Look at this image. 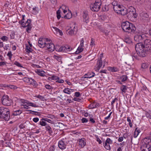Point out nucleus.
Returning a JSON list of instances; mask_svg holds the SVG:
<instances>
[{
	"label": "nucleus",
	"mask_w": 151,
	"mask_h": 151,
	"mask_svg": "<svg viewBox=\"0 0 151 151\" xmlns=\"http://www.w3.org/2000/svg\"><path fill=\"white\" fill-rule=\"evenodd\" d=\"M73 89H70L68 88H65L63 90V92L65 93L70 94L71 92L73 91Z\"/></svg>",
	"instance_id": "7c9ffc66"
},
{
	"label": "nucleus",
	"mask_w": 151,
	"mask_h": 151,
	"mask_svg": "<svg viewBox=\"0 0 151 151\" xmlns=\"http://www.w3.org/2000/svg\"><path fill=\"white\" fill-rule=\"evenodd\" d=\"M21 108L22 109H28L29 107V106L33 107H38L39 106L35 103L31 102L27 100L21 99L20 102Z\"/></svg>",
	"instance_id": "20e7f679"
},
{
	"label": "nucleus",
	"mask_w": 151,
	"mask_h": 151,
	"mask_svg": "<svg viewBox=\"0 0 151 151\" xmlns=\"http://www.w3.org/2000/svg\"><path fill=\"white\" fill-rule=\"evenodd\" d=\"M35 72L39 76H45V72L43 70H41L39 69H37L35 70Z\"/></svg>",
	"instance_id": "393cba45"
},
{
	"label": "nucleus",
	"mask_w": 151,
	"mask_h": 151,
	"mask_svg": "<svg viewBox=\"0 0 151 151\" xmlns=\"http://www.w3.org/2000/svg\"><path fill=\"white\" fill-rule=\"evenodd\" d=\"M55 49L58 52H61L65 50V47L60 46L59 45H56L55 46Z\"/></svg>",
	"instance_id": "b1692460"
},
{
	"label": "nucleus",
	"mask_w": 151,
	"mask_h": 151,
	"mask_svg": "<svg viewBox=\"0 0 151 151\" xmlns=\"http://www.w3.org/2000/svg\"><path fill=\"white\" fill-rule=\"evenodd\" d=\"M87 78L86 76H85V74L81 78V80L82 81H85L86 80L85 79L86 78Z\"/></svg>",
	"instance_id": "69168bd1"
},
{
	"label": "nucleus",
	"mask_w": 151,
	"mask_h": 151,
	"mask_svg": "<svg viewBox=\"0 0 151 151\" xmlns=\"http://www.w3.org/2000/svg\"><path fill=\"white\" fill-rule=\"evenodd\" d=\"M32 66L33 67H34V68H41V66H40L39 65H36V64H32Z\"/></svg>",
	"instance_id": "052dcab7"
},
{
	"label": "nucleus",
	"mask_w": 151,
	"mask_h": 151,
	"mask_svg": "<svg viewBox=\"0 0 151 151\" xmlns=\"http://www.w3.org/2000/svg\"><path fill=\"white\" fill-rule=\"evenodd\" d=\"M83 17L84 22H86V23H88L89 20L88 13L87 11H83Z\"/></svg>",
	"instance_id": "6ab92c4d"
},
{
	"label": "nucleus",
	"mask_w": 151,
	"mask_h": 151,
	"mask_svg": "<svg viewBox=\"0 0 151 151\" xmlns=\"http://www.w3.org/2000/svg\"><path fill=\"white\" fill-rule=\"evenodd\" d=\"M39 124L42 126H46L47 123L45 122V121L42 120V118L40 120L39 122Z\"/></svg>",
	"instance_id": "f704fd0d"
},
{
	"label": "nucleus",
	"mask_w": 151,
	"mask_h": 151,
	"mask_svg": "<svg viewBox=\"0 0 151 151\" xmlns=\"http://www.w3.org/2000/svg\"><path fill=\"white\" fill-rule=\"evenodd\" d=\"M145 48L141 50V52H137V54L140 57H143L146 56L147 52H149V51H147V50Z\"/></svg>",
	"instance_id": "aec40b11"
},
{
	"label": "nucleus",
	"mask_w": 151,
	"mask_h": 151,
	"mask_svg": "<svg viewBox=\"0 0 151 151\" xmlns=\"http://www.w3.org/2000/svg\"><path fill=\"white\" fill-rule=\"evenodd\" d=\"M53 58L57 60L59 62L62 63L61 60L62 57L59 55H54L52 56Z\"/></svg>",
	"instance_id": "c85d7f7f"
},
{
	"label": "nucleus",
	"mask_w": 151,
	"mask_h": 151,
	"mask_svg": "<svg viewBox=\"0 0 151 151\" xmlns=\"http://www.w3.org/2000/svg\"><path fill=\"white\" fill-rule=\"evenodd\" d=\"M45 117L48 118L52 119L54 117V116L51 114H49L47 116H45Z\"/></svg>",
	"instance_id": "338daca9"
},
{
	"label": "nucleus",
	"mask_w": 151,
	"mask_h": 151,
	"mask_svg": "<svg viewBox=\"0 0 151 151\" xmlns=\"http://www.w3.org/2000/svg\"><path fill=\"white\" fill-rule=\"evenodd\" d=\"M60 10V11H63V12L65 14L68 11H69V9L68 6L65 5H63L59 9Z\"/></svg>",
	"instance_id": "412c9836"
},
{
	"label": "nucleus",
	"mask_w": 151,
	"mask_h": 151,
	"mask_svg": "<svg viewBox=\"0 0 151 151\" xmlns=\"http://www.w3.org/2000/svg\"><path fill=\"white\" fill-rule=\"evenodd\" d=\"M84 41L82 39L80 45L79 46L83 47H84Z\"/></svg>",
	"instance_id": "4d7b16f0"
},
{
	"label": "nucleus",
	"mask_w": 151,
	"mask_h": 151,
	"mask_svg": "<svg viewBox=\"0 0 151 151\" xmlns=\"http://www.w3.org/2000/svg\"><path fill=\"white\" fill-rule=\"evenodd\" d=\"M25 17L24 15H22V19L19 21V23H20L22 26L24 27H27L26 31L28 33L29 32V31L31 29L32 26L31 24V19H28L25 23L24 22V18Z\"/></svg>",
	"instance_id": "39448f33"
},
{
	"label": "nucleus",
	"mask_w": 151,
	"mask_h": 151,
	"mask_svg": "<svg viewBox=\"0 0 151 151\" xmlns=\"http://www.w3.org/2000/svg\"><path fill=\"white\" fill-rule=\"evenodd\" d=\"M123 41L127 44H130L132 42L131 38H123Z\"/></svg>",
	"instance_id": "c9c22d12"
},
{
	"label": "nucleus",
	"mask_w": 151,
	"mask_h": 151,
	"mask_svg": "<svg viewBox=\"0 0 151 151\" xmlns=\"http://www.w3.org/2000/svg\"><path fill=\"white\" fill-rule=\"evenodd\" d=\"M49 42L50 41H48L45 47H47L49 51L52 52L55 50V46L52 43Z\"/></svg>",
	"instance_id": "4468645a"
},
{
	"label": "nucleus",
	"mask_w": 151,
	"mask_h": 151,
	"mask_svg": "<svg viewBox=\"0 0 151 151\" xmlns=\"http://www.w3.org/2000/svg\"><path fill=\"white\" fill-rule=\"evenodd\" d=\"M148 66V64L146 63H143L141 65V68L143 69H144L147 68Z\"/></svg>",
	"instance_id": "79ce46f5"
},
{
	"label": "nucleus",
	"mask_w": 151,
	"mask_h": 151,
	"mask_svg": "<svg viewBox=\"0 0 151 151\" xmlns=\"http://www.w3.org/2000/svg\"><path fill=\"white\" fill-rule=\"evenodd\" d=\"M75 96L76 97H78L80 96V93L79 92H76L75 93Z\"/></svg>",
	"instance_id": "bf43d9fd"
},
{
	"label": "nucleus",
	"mask_w": 151,
	"mask_h": 151,
	"mask_svg": "<svg viewBox=\"0 0 151 151\" xmlns=\"http://www.w3.org/2000/svg\"><path fill=\"white\" fill-rule=\"evenodd\" d=\"M70 29L68 31V33L70 35H73L76 33L77 29L76 25L74 23L70 25Z\"/></svg>",
	"instance_id": "1a4fd4ad"
},
{
	"label": "nucleus",
	"mask_w": 151,
	"mask_h": 151,
	"mask_svg": "<svg viewBox=\"0 0 151 151\" xmlns=\"http://www.w3.org/2000/svg\"><path fill=\"white\" fill-rule=\"evenodd\" d=\"M127 87L123 85L121 87V89L122 91V93H125L127 90Z\"/></svg>",
	"instance_id": "ea45409f"
},
{
	"label": "nucleus",
	"mask_w": 151,
	"mask_h": 151,
	"mask_svg": "<svg viewBox=\"0 0 151 151\" xmlns=\"http://www.w3.org/2000/svg\"><path fill=\"white\" fill-rule=\"evenodd\" d=\"M88 120L86 118H83L81 119V122L83 123H86L88 122Z\"/></svg>",
	"instance_id": "3c124183"
},
{
	"label": "nucleus",
	"mask_w": 151,
	"mask_h": 151,
	"mask_svg": "<svg viewBox=\"0 0 151 151\" xmlns=\"http://www.w3.org/2000/svg\"><path fill=\"white\" fill-rule=\"evenodd\" d=\"M98 104L95 102H94L91 104L89 106V107L91 109H93L96 107L98 105Z\"/></svg>",
	"instance_id": "2f4dec72"
},
{
	"label": "nucleus",
	"mask_w": 151,
	"mask_h": 151,
	"mask_svg": "<svg viewBox=\"0 0 151 151\" xmlns=\"http://www.w3.org/2000/svg\"><path fill=\"white\" fill-rule=\"evenodd\" d=\"M90 45L92 46H93L95 45V40L94 38H91Z\"/></svg>",
	"instance_id": "c03bdc74"
},
{
	"label": "nucleus",
	"mask_w": 151,
	"mask_h": 151,
	"mask_svg": "<svg viewBox=\"0 0 151 151\" xmlns=\"http://www.w3.org/2000/svg\"><path fill=\"white\" fill-rule=\"evenodd\" d=\"M96 141L99 142V144H101L102 143V142L101 140H100V138L98 137V136L96 135Z\"/></svg>",
	"instance_id": "de8ad7c7"
},
{
	"label": "nucleus",
	"mask_w": 151,
	"mask_h": 151,
	"mask_svg": "<svg viewBox=\"0 0 151 151\" xmlns=\"http://www.w3.org/2000/svg\"><path fill=\"white\" fill-rule=\"evenodd\" d=\"M101 31L104 33H105L106 35H108V33L109 32L107 30H105L103 28H102L101 29Z\"/></svg>",
	"instance_id": "603ef678"
},
{
	"label": "nucleus",
	"mask_w": 151,
	"mask_h": 151,
	"mask_svg": "<svg viewBox=\"0 0 151 151\" xmlns=\"http://www.w3.org/2000/svg\"><path fill=\"white\" fill-rule=\"evenodd\" d=\"M10 118L9 109L4 107H0V118L5 121H8Z\"/></svg>",
	"instance_id": "7ed1b4c3"
},
{
	"label": "nucleus",
	"mask_w": 151,
	"mask_h": 151,
	"mask_svg": "<svg viewBox=\"0 0 151 151\" xmlns=\"http://www.w3.org/2000/svg\"><path fill=\"white\" fill-rule=\"evenodd\" d=\"M45 87L46 89H51L52 88V87L51 86L48 84L46 85L45 86Z\"/></svg>",
	"instance_id": "09e8293b"
},
{
	"label": "nucleus",
	"mask_w": 151,
	"mask_h": 151,
	"mask_svg": "<svg viewBox=\"0 0 151 151\" xmlns=\"http://www.w3.org/2000/svg\"><path fill=\"white\" fill-rule=\"evenodd\" d=\"M53 28L57 33H58L60 35H63V33L61 30L56 27H53Z\"/></svg>",
	"instance_id": "a19ab883"
},
{
	"label": "nucleus",
	"mask_w": 151,
	"mask_h": 151,
	"mask_svg": "<svg viewBox=\"0 0 151 151\" xmlns=\"http://www.w3.org/2000/svg\"><path fill=\"white\" fill-rule=\"evenodd\" d=\"M14 65L17 66L19 67H22V66L18 62L16 61L14 63Z\"/></svg>",
	"instance_id": "8fccbe9b"
},
{
	"label": "nucleus",
	"mask_w": 151,
	"mask_h": 151,
	"mask_svg": "<svg viewBox=\"0 0 151 151\" xmlns=\"http://www.w3.org/2000/svg\"><path fill=\"white\" fill-rule=\"evenodd\" d=\"M52 76V79L53 80H56L58 79H60L59 77L58 76H55L53 75Z\"/></svg>",
	"instance_id": "5fc2aeb1"
},
{
	"label": "nucleus",
	"mask_w": 151,
	"mask_h": 151,
	"mask_svg": "<svg viewBox=\"0 0 151 151\" xmlns=\"http://www.w3.org/2000/svg\"><path fill=\"white\" fill-rule=\"evenodd\" d=\"M73 99L74 101H80L81 100V99L77 98H74Z\"/></svg>",
	"instance_id": "e2e57ef3"
},
{
	"label": "nucleus",
	"mask_w": 151,
	"mask_h": 151,
	"mask_svg": "<svg viewBox=\"0 0 151 151\" xmlns=\"http://www.w3.org/2000/svg\"><path fill=\"white\" fill-rule=\"evenodd\" d=\"M112 141L109 138L107 139L104 145V146L106 149L107 150L110 149V145H112Z\"/></svg>",
	"instance_id": "2eb2a0df"
},
{
	"label": "nucleus",
	"mask_w": 151,
	"mask_h": 151,
	"mask_svg": "<svg viewBox=\"0 0 151 151\" xmlns=\"http://www.w3.org/2000/svg\"><path fill=\"white\" fill-rule=\"evenodd\" d=\"M67 144V138H63L59 141L58 146L60 149L64 150L66 148Z\"/></svg>",
	"instance_id": "6e6552de"
},
{
	"label": "nucleus",
	"mask_w": 151,
	"mask_h": 151,
	"mask_svg": "<svg viewBox=\"0 0 151 151\" xmlns=\"http://www.w3.org/2000/svg\"><path fill=\"white\" fill-rule=\"evenodd\" d=\"M149 35L147 34H144L142 32L139 33L137 34V36L138 38L141 37V38H145V37H148Z\"/></svg>",
	"instance_id": "cd10ccee"
},
{
	"label": "nucleus",
	"mask_w": 151,
	"mask_h": 151,
	"mask_svg": "<svg viewBox=\"0 0 151 151\" xmlns=\"http://www.w3.org/2000/svg\"><path fill=\"white\" fill-rule=\"evenodd\" d=\"M55 148L53 146L51 147L50 148L49 151H54Z\"/></svg>",
	"instance_id": "774afa93"
},
{
	"label": "nucleus",
	"mask_w": 151,
	"mask_h": 151,
	"mask_svg": "<svg viewBox=\"0 0 151 151\" xmlns=\"http://www.w3.org/2000/svg\"><path fill=\"white\" fill-rule=\"evenodd\" d=\"M140 149L142 151H151V147L146 144L143 145Z\"/></svg>",
	"instance_id": "f3484780"
},
{
	"label": "nucleus",
	"mask_w": 151,
	"mask_h": 151,
	"mask_svg": "<svg viewBox=\"0 0 151 151\" xmlns=\"http://www.w3.org/2000/svg\"><path fill=\"white\" fill-rule=\"evenodd\" d=\"M7 55L10 58H11L12 57V54L11 52V51H9L8 52Z\"/></svg>",
	"instance_id": "0e129e2a"
},
{
	"label": "nucleus",
	"mask_w": 151,
	"mask_h": 151,
	"mask_svg": "<svg viewBox=\"0 0 151 151\" xmlns=\"http://www.w3.org/2000/svg\"><path fill=\"white\" fill-rule=\"evenodd\" d=\"M29 84L32 86H33L35 88L37 87L38 85L37 82L32 78H30V80Z\"/></svg>",
	"instance_id": "4be33fe9"
},
{
	"label": "nucleus",
	"mask_w": 151,
	"mask_h": 151,
	"mask_svg": "<svg viewBox=\"0 0 151 151\" xmlns=\"http://www.w3.org/2000/svg\"><path fill=\"white\" fill-rule=\"evenodd\" d=\"M60 10H58L56 12V14H57V17L58 19H59L60 17V12H61Z\"/></svg>",
	"instance_id": "37998d69"
},
{
	"label": "nucleus",
	"mask_w": 151,
	"mask_h": 151,
	"mask_svg": "<svg viewBox=\"0 0 151 151\" xmlns=\"http://www.w3.org/2000/svg\"><path fill=\"white\" fill-rule=\"evenodd\" d=\"M39 120V119L37 117L34 118L33 119V121L35 123L37 122Z\"/></svg>",
	"instance_id": "6e6d98bb"
},
{
	"label": "nucleus",
	"mask_w": 151,
	"mask_h": 151,
	"mask_svg": "<svg viewBox=\"0 0 151 151\" xmlns=\"http://www.w3.org/2000/svg\"><path fill=\"white\" fill-rule=\"evenodd\" d=\"M143 45L147 51H151V41L150 40L146 39L144 41Z\"/></svg>",
	"instance_id": "9b49d317"
},
{
	"label": "nucleus",
	"mask_w": 151,
	"mask_h": 151,
	"mask_svg": "<svg viewBox=\"0 0 151 151\" xmlns=\"http://www.w3.org/2000/svg\"><path fill=\"white\" fill-rule=\"evenodd\" d=\"M122 82H124L126 81L127 79V76H123L122 77Z\"/></svg>",
	"instance_id": "49530a36"
},
{
	"label": "nucleus",
	"mask_w": 151,
	"mask_h": 151,
	"mask_svg": "<svg viewBox=\"0 0 151 151\" xmlns=\"http://www.w3.org/2000/svg\"><path fill=\"white\" fill-rule=\"evenodd\" d=\"M77 141L79 147L80 148H83L86 145V140L84 138L78 139Z\"/></svg>",
	"instance_id": "ddd939ff"
},
{
	"label": "nucleus",
	"mask_w": 151,
	"mask_h": 151,
	"mask_svg": "<svg viewBox=\"0 0 151 151\" xmlns=\"http://www.w3.org/2000/svg\"><path fill=\"white\" fill-rule=\"evenodd\" d=\"M46 131L48 132V134L51 135L52 131L51 128L49 125L46 126L45 127Z\"/></svg>",
	"instance_id": "c756f323"
},
{
	"label": "nucleus",
	"mask_w": 151,
	"mask_h": 151,
	"mask_svg": "<svg viewBox=\"0 0 151 151\" xmlns=\"http://www.w3.org/2000/svg\"><path fill=\"white\" fill-rule=\"evenodd\" d=\"M101 0H96L95 2L91 4L90 7L92 11L94 12H98L101 8Z\"/></svg>",
	"instance_id": "423d86ee"
},
{
	"label": "nucleus",
	"mask_w": 151,
	"mask_h": 151,
	"mask_svg": "<svg viewBox=\"0 0 151 151\" xmlns=\"http://www.w3.org/2000/svg\"><path fill=\"white\" fill-rule=\"evenodd\" d=\"M135 48L137 52H141V50L145 48V47L142 43H139L136 45Z\"/></svg>",
	"instance_id": "a211bd4d"
},
{
	"label": "nucleus",
	"mask_w": 151,
	"mask_h": 151,
	"mask_svg": "<svg viewBox=\"0 0 151 151\" xmlns=\"http://www.w3.org/2000/svg\"><path fill=\"white\" fill-rule=\"evenodd\" d=\"M103 53H102L100 55V58L98 59L96 63L97 69L99 70L102 65V63L101 60V58L103 57Z\"/></svg>",
	"instance_id": "dca6fc26"
},
{
	"label": "nucleus",
	"mask_w": 151,
	"mask_h": 151,
	"mask_svg": "<svg viewBox=\"0 0 151 151\" xmlns=\"http://www.w3.org/2000/svg\"><path fill=\"white\" fill-rule=\"evenodd\" d=\"M146 116H147V118H149L150 119H151V115L148 113V112H147L145 114Z\"/></svg>",
	"instance_id": "13d9d810"
},
{
	"label": "nucleus",
	"mask_w": 151,
	"mask_h": 151,
	"mask_svg": "<svg viewBox=\"0 0 151 151\" xmlns=\"http://www.w3.org/2000/svg\"><path fill=\"white\" fill-rule=\"evenodd\" d=\"M39 8L38 7H35L32 9L31 13L34 15H36L39 12Z\"/></svg>",
	"instance_id": "a878e982"
},
{
	"label": "nucleus",
	"mask_w": 151,
	"mask_h": 151,
	"mask_svg": "<svg viewBox=\"0 0 151 151\" xmlns=\"http://www.w3.org/2000/svg\"><path fill=\"white\" fill-rule=\"evenodd\" d=\"M95 75V73L92 71H89L85 74V76L88 78H90L94 77Z\"/></svg>",
	"instance_id": "5701e85b"
},
{
	"label": "nucleus",
	"mask_w": 151,
	"mask_h": 151,
	"mask_svg": "<svg viewBox=\"0 0 151 151\" xmlns=\"http://www.w3.org/2000/svg\"><path fill=\"white\" fill-rule=\"evenodd\" d=\"M48 38H39L38 41V45L40 47H45L46 44L48 41Z\"/></svg>",
	"instance_id": "f8f14e48"
},
{
	"label": "nucleus",
	"mask_w": 151,
	"mask_h": 151,
	"mask_svg": "<svg viewBox=\"0 0 151 151\" xmlns=\"http://www.w3.org/2000/svg\"><path fill=\"white\" fill-rule=\"evenodd\" d=\"M64 82V81L63 80L59 79H58L57 80V81H56V83H63Z\"/></svg>",
	"instance_id": "864d4df0"
},
{
	"label": "nucleus",
	"mask_w": 151,
	"mask_h": 151,
	"mask_svg": "<svg viewBox=\"0 0 151 151\" xmlns=\"http://www.w3.org/2000/svg\"><path fill=\"white\" fill-rule=\"evenodd\" d=\"M25 51L26 52L29 53L32 51V49L31 47H29L28 46L26 45Z\"/></svg>",
	"instance_id": "72a5a7b5"
},
{
	"label": "nucleus",
	"mask_w": 151,
	"mask_h": 151,
	"mask_svg": "<svg viewBox=\"0 0 151 151\" xmlns=\"http://www.w3.org/2000/svg\"><path fill=\"white\" fill-rule=\"evenodd\" d=\"M30 80V78H29L27 77H24V78L22 80L23 81L26 83H27L28 84H29V81Z\"/></svg>",
	"instance_id": "58836bf2"
},
{
	"label": "nucleus",
	"mask_w": 151,
	"mask_h": 151,
	"mask_svg": "<svg viewBox=\"0 0 151 151\" xmlns=\"http://www.w3.org/2000/svg\"><path fill=\"white\" fill-rule=\"evenodd\" d=\"M126 15L128 18H136L137 15L136 13L135 9L133 7H131L127 9Z\"/></svg>",
	"instance_id": "0eeeda50"
},
{
	"label": "nucleus",
	"mask_w": 151,
	"mask_h": 151,
	"mask_svg": "<svg viewBox=\"0 0 151 151\" xmlns=\"http://www.w3.org/2000/svg\"><path fill=\"white\" fill-rule=\"evenodd\" d=\"M21 113V111L19 110L14 111L13 114L14 115L16 116L20 115Z\"/></svg>",
	"instance_id": "e433bc0d"
},
{
	"label": "nucleus",
	"mask_w": 151,
	"mask_h": 151,
	"mask_svg": "<svg viewBox=\"0 0 151 151\" xmlns=\"http://www.w3.org/2000/svg\"><path fill=\"white\" fill-rule=\"evenodd\" d=\"M34 97H36L40 99L41 101H44L45 100V97L44 96L41 95H35L34 96Z\"/></svg>",
	"instance_id": "473e14b6"
},
{
	"label": "nucleus",
	"mask_w": 151,
	"mask_h": 151,
	"mask_svg": "<svg viewBox=\"0 0 151 151\" xmlns=\"http://www.w3.org/2000/svg\"><path fill=\"white\" fill-rule=\"evenodd\" d=\"M3 104L4 105L9 106L10 105L11 100L9 99L7 95H5L3 96L1 99Z\"/></svg>",
	"instance_id": "9d476101"
},
{
	"label": "nucleus",
	"mask_w": 151,
	"mask_h": 151,
	"mask_svg": "<svg viewBox=\"0 0 151 151\" xmlns=\"http://www.w3.org/2000/svg\"><path fill=\"white\" fill-rule=\"evenodd\" d=\"M66 14L64 16V18L65 19H69L71 18L72 15L70 11L69 10V11H68Z\"/></svg>",
	"instance_id": "bb28decb"
},
{
	"label": "nucleus",
	"mask_w": 151,
	"mask_h": 151,
	"mask_svg": "<svg viewBox=\"0 0 151 151\" xmlns=\"http://www.w3.org/2000/svg\"><path fill=\"white\" fill-rule=\"evenodd\" d=\"M42 120H43L45 121H46L49 123H52V121L50 119H48L43 118H42Z\"/></svg>",
	"instance_id": "a18cd8bd"
},
{
	"label": "nucleus",
	"mask_w": 151,
	"mask_h": 151,
	"mask_svg": "<svg viewBox=\"0 0 151 151\" xmlns=\"http://www.w3.org/2000/svg\"><path fill=\"white\" fill-rule=\"evenodd\" d=\"M139 134L138 133V132H136L135 131V132L134 134V138H136L138 135Z\"/></svg>",
	"instance_id": "680f3d73"
},
{
	"label": "nucleus",
	"mask_w": 151,
	"mask_h": 151,
	"mask_svg": "<svg viewBox=\"0 0 151 151\" xmlns=\"http://www.w3.org/2000/svg\"><path fill=\"white\" fill-rule=\"evenodd\" d=\"M114 11L119 15L124 16L127 13V9L115 1L114 2Z\"/></svg>",
	"instance_id": "f03ea898"
},
{
	"label": "nucleus",
	"mask_w": 151,
	"mask_h": 151,
	"mask_svg": "<svg viewBox=\"0 0 151 151\" xmlns=\"http://www.w3.org/2000/svg\"><path fill=\"white\" fill-rule=\"evenodd\" d=\"M121 26L123 30L126 32L133 33L136 30L134 25L128 21L122 22Z\"/></svg>",
	"instance_id": "f257e3e1"
},
{
	"label": "nucleus",
	"mask_w": 151,
	"mask_h": 151,
	"mask_svg": "<svg viewBox=\"0 0 151 151\" xmlns=\"http://www.w3.org/2000/svg\"><path fill=\"white\" fill-rule=\"evenodd\" d=\"M83 47H81L80 46H79L78 48H77L76 51L75 52V53L76 54H78L80 52H82L83 50Z\"/></svg>",
	"instance_id": "4c0bfd02"
}]
</instances>
